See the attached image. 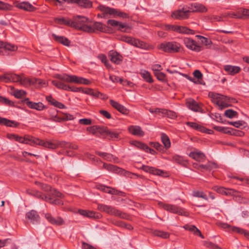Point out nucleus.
<instances>
[{
	"label": "nucleus",
	"mask_w": 249,
	"mask_h": 249,
	"mask_svg": "<svg viewBox=\"0 0 249 249\" xmlns=\"http://www.w3.org/2000/svg\"><path fill=\"white\" fill-rule=\"evenodd\" d=\"M154 75L157 77V79L160 81H163L165 79V74L162 72H154Z\"/></svg>",
	"instance_id": "0e129e2a"
},
{
	"label": "nucleus",
	"mask_w": 249,
	"mask_h": 249,
	"mask_svg": "<svg viewBox=\"0 0 249 249\" xmlns=\"http://www.w3.org/2000/svg\"><path fill=\"white\" fill-rule=\"evenodd\" d=\"M16 6L19 9L29 12H33L36 10V8L28 2L17 3Z\"/></svg>",
	"instance_id": "bb28decb"
},
{
	"label": "nucleus",
	"mask_w": 249,
	"mask_h": 249,
	"mask_svg": "<svg viewBox=\"0 0 249 249\" xmlns=\"http://www.w3.org/2000/svg\"><path fill=\"white\" fill-rule=\"evenodd\" d=\"M194 7V11H195V12H205L207 11L206 7L201 3H195Z\"/></svg>",
	"instance_id": "49530a36"
},
{
	"label": "nucleus",
	"mask_w": 249,
	"mask_h": 249,
	"mask_svg": "<svg viewBox=\"0 0 249 249\" xmlns=\"http://www.w3.org/2000/svg\"><path fill=\"white\" fill-rule=\"evenodd\" d=\"M232 231L234 232L239 233L240 234H243L245 235V237H246L248 239H249V232L247 231H246L244 230L243 229L236 227H233L231 228Z\"/></svg>",
	"instance_id": "09e8293b"
},
{
	"label": "nucleus",
	"mask_w": 249,
	"mask_h": 249,
	"mask_svg": "<svg viewBox=\"0 0 249 249\" xmlns=\"http://www.w3.org/2000/svg\"><path fill=\"white\" fill-rule=\"evenodd\" d=\"M203 245L207 248L210 249H221L220 247H219L217 245L215 244L208 242V241H204Z\"/></svg>",
	"instance_id": "5fc2aeb1"
},
{
	"label": "nucleus",
	"mask_w": 249,
	"mask_h": 249,
	"mask_svg": "<svg viewBox=\"0 0 249 249\" xmlns=\"http://www.w3.org/2000/svg\"><path fill=\"white\" fill-rule=\"evenodd\" d=\"M107 23L114 27H117L118 30L123 32H125V29L129 28L126 24L123 23L113 19L108 20Z\"/></svg>",
	"instance_id": "393cba45"
},
{
	"label": "nucleus",
	"mask_w": 249,
	"mask_h": 249,
	"mask_svg": "<svg viewBox=\"0 0 249 249\" xmlns=\"http://www.w3.org/2000/svg\"><path fill=\"white\" fill-rule=\"evenodd\" d=\"M59 80H53L52 81V83L56 87H57L58 89H62L63 90H67V88L70 89L69 85H67V84H65L64 82H66V81H64L63 80H60L58 78H57Z\"/></svg>",
	"instance_id": "72a5a7b5"
},
{
	"label": "nucleus",
	"mask_w": 249,
	"mask_h": 249,
	"mask_svg": "<svg viewBox=\"0 0 249 249\" xmlns=\"http://www.w3.org/2000/svg\"><path fill=\"white\" fill-rule=\"evenodd\" d=\"M163 111V116H167V117L172 119H175L177 117L176 113L173 111L167 110L166 109H164Z\"/></svg>",
	"instance_id": "8fccbe9b"
},
{
	"label": "nucleus",
	"mask_w": 249,
	"mask_h": 249,
	"mask_svg": "<svg viewBox=\"0 0 249 249\" xmlns=\"http://www.w3.org/2000/svg\"><path fill=\"white\" fill-rule=\"evenodd\" d=\"M97 209L102 212L114 215L122 218H126V214L115 208L104 204H97Z\"/></svg>",
	"instance_id": "7ed1b4c3"
},
{
	"label": "nucleus",
	"mask_w": 249,
	"mask_h": 249,
	"mask_svg": "<svg viewBox=\"0 0 249 249\" xmlns=\"http://www.w3.org/2000/svg\"><path fill=\"white\" fill-rule=\"evenodd\" d=\"M54 21L58 24L65 25L71 27V20L68 18H54Z\"/></svg>",
	"instance_id": "e433bc0d"
},
{
	"label": "nucleus",
	"mask_w": 249,
	"mask_h": 249,
	"mask_svg": "<svg viewBox=\"0 0 249 249\" xmlns=\"http://www.w3.org/2000/svg\"><path fill=\"white\" fill-rule=\"evenodd\" d=\"M91 28L93 30V31L91 33H94L95 32V31L105 32L106 30V25L99 22H95L91 27Z\"/></svg>",
	"instance_id": "58836bf2"
},
{
	"label": "nucleus",
	"mask_w": 249,
	"mask_h": 249,
	"mask_svg": "<svg viewBox=\"0 0 249 249\" xmlns=\"http://www.w3.org/2000/svg\"><path fill=\"white\" fill-rule=\"evenodd\" d=\"M223 18L243 19L249 17V9L240 8L236 12H226L222 14Z\"/></svg>",
	"instance_id": "423d86ee"
},
{
	"label": "nucleus",
	"mask_w": 249,
	"mask_h": 249,
	"mask_svg": "<svg viewBox=\"0 0 249 249\" xmlns=\"http://www.w3.org/2000/svg\"><path fill=\"white\" fill-rule=\"evenodd\" d=\"M26 94L25 91L23 90H16L15 91L14 95L17 98H21Z\"/></svg>",
	"instance_id": "bf43d9fd"
},
{
	"label": "nucleus",
	"mask_w": 249,
	"mask_h": 249,
	"mask_svg": "<svg viewBox=\"0 0 249 249\" xmlns=\"http://www.w3.org/2000/svg\"><path fill=\"white\" fill-rule=\"evenodd\" d=\"M189 156L193 159L199 162H203L206 159V157L204 154L197 150H195L193 152H191L189 154Z\"/></svg>",
	"instance_id": "a878e982"
},
{
	"label": "nucleus",
	"mask_w": 249,
	"mask_h": 249,
	"mask_svg": "<svg viewBox=\"0 0 249 249\" xmlns=\"http://www.w3.org/2000/svg\"><path fill=\"white\" fill-rule=\"evenodd\" d=\"M23 103L25 104L27 107L31 109H36L38 111H42L46 108V107L44 106L41 102H33L30 101L29 99L27 98L23 101Z\"/></svg>",
	"instance_id": "4468645a"
},
{
	"label": "nucleus",
	"mask_w": 249,
	"mask_h": 249,
	"mask_svg": "<svg viewBox=\"0 0 249 249\" xmlns=\"http://www.w3.org/2000/svg\"><path fill=\"white\" fill-rule=\"evenodd\" d=\"M78 212L81 215L90 218L95 217L96 213L93 211L79 210Z\"/></svg>",
	"instance_id": "de8ad7c7"
},
{
	"label": "nucleus",
	"mask_w": 249,
	"mask_h": 249,
	"mask_svg": "<svg viewBox=\"0 0 249 249\" xmlns=\"http://www.w3.org/2000/svg\"><path fill=\"white\" fill-rule=\"evenodd\" d=\"M20 75L15 73H5L0 77V80L5 82H18Z\"/></svg>",
	"instance_id": "a211bd4d"
},
{
	"label": "nucleus",
	"mask_w": 249,
	"mask_h": 249,
	"mask_svg": "<svg viewBox=\"0 0 249 249\" xmlns=\"http://www.w3.org/2000/svg\"><path fill=\"white\" fill-rule=\"evenodd\" d=\"M109 102L111 106L117 109L120 113L124 115H127L129 113V109L126 108L124 106L120 104L118 102L112 99L109 100Z\"/></svg>",
	"instance_id": "4be33fe9"
},
{
	"label": "nucleus",
	"mask_w": 249,
	"mask_h": 249,
	"mask_svg": "<svg viewBox=\"0 0 249 249\" xmlns=\"http://www.w3.org/2000/svg\"><path fill=\"white\" fill-rule=\"evenodd\" d=\"M141 169L145 172L149 173L153 175L163 176L164 172L160 169H157L153 167L143 165Z\"/></svg>",
	"instance_id": "b1692460"
},
{
	"label": "nucleus",
	"mask_w": 249,
	"mask_h": 249,
	"mask_svg": "<svg viewBox=\"0 0 249 249\" xmlns=\"http://www.w3.org/2000/svg\"><path fill=\"white\" fill-rule=\"evenodd\" d=\"M211 95V96L212 98L213 102L217 105L218 106L220 107L221 108H223L224 107H228V105L226 103H223L222 101H221V100L222 99V95L219 94H216V93H209V95Z\"/></svg>",
	"instance_id": "aec40b11"
},
{
	"label": "nucleus",
	"mask_w": 249,
	"mask_h": 249,
	"mask_svg": "<svg viewBox=\"0 0 249 249\" xmlns=\"http://www.w3.org/2000/svg\"><path fill=\"white\" fill-rule=\"evenodd\" d=\"M108 56L110 61L116 65L121 64L123 60V56L114 50H111L108 52Z\"/></svg>",
	"instance_id": "2eb2a0df"
},
{
	"label": "nucleus",
	"mask_w": 249,
	"mask_h": 249,
	"mask_svg": "<svg viewBox=\"0 0 249 249\" xmlns=\"http://www.w3.org/2000/svg\"><path fill=\"white\" fill-rule=\"evenodd\" d=\"M194 196L196 197L202 198L205 200H207V195L203 192L196 191L194 192Z\"/></svg>",
	"instance_id": "e2e57ef3"
},
{
	"label": "nucleus",
	"mask_w": 249,
	"mask_h": 249,
	"mask_svg": "<svg viewBox=\"0 0 249 249\" xmlns=\"http://www.w3.org/2000/svg\"><path fill=\"white\" fill-rule=\"evenodd\" d=\"M224 70L228 74L234 75L240 71L241 68L238 66L228 65L224 66Z\"/></svg>",
	"instance_id": "c85d7f7f"
},
{
	"label": "nucleus",
	"mask_w": 249,
	"mask_h": 249,
	"mask_svg": "<svg viewBox=\"0 0 249 249\" xmlns=\"http://www.w3.org/2000/svg\"><path fill=\"white\" fill-rule=\"evenodd\" d=\"M207 170L210 171L213 169H216L218 166L215 162H212L209 161L207 163Z\"/></svg>",
	"instance_id": "774afa93"
},
{
	"label": "nucleus",
	"mask_w": 249,
	"mask_h": 249,
	"mask_svg": "<svg viewBox=\"0 0 249 249\" xmlns=\"http://www.w3.org/2000/svg\"><path fill=\"white\" fill-rule=\"evenodd\" d=\"M0 124L4 125L6 126L16 127L19 125V123L15 121L10 120L0 117Z\"/></svg>",
	"instance_id": "7c9ffc66"
},
{
	"label": "nucleus",
	"mask_w": 249,
	"mask_h": 249,
	"mask_svg": "<svg viewBox=\"0 0 249 249\" xmlns=\"http://www.w3.org/2000/svg\"><path fill=\"white\" fill-rule=\"evenodd\" d=\"M161 141L166 149L171 146V142L169 137L164 133L161 135Z\"/></svg>",
	"instance_id": "a18cd8bd"
},
{
	"label": "nucleus",
	"mask_w": 249,
	"mask_h": 249,
	"mask_svg": "<svg viewBox=\"0 0 249 249\" xmlns=\"http://www.w3.org/2000/svg\"><path fill=\"white\" fill-rule=\"evenodd\" d=\"M82 92L96 97L98 90H94L93 89L90 88H86L82 89Z\"/></svg>",
	"instance_id": "603ef678"
},
{
	"label": "nucleus",
	"mask_w": 249,
	"mask_h": 249,
	"mask_svg": "<svg viewBox=\"0 0 249 249\" xmlns=\"http://www.w3.org/2000/svg\"><path fill=\"white\" fill-rule=\"evenodd\" d=\"M159 204L165 210H166L169 212L187 217L189 216V213L187 212L184 211L183 209L179 208L177 206L172 204H164L162 202L159 203Z\"/></svg>",
	"instance_id": "0eeeda50"
},
{
	"label": "nucleus",
	"mask_w": 249,
	"mask_h": 249,
	"mask_svg": "<svg viewBox=\"0 0 249 249\" xmlns=\"http://www.w3.org/2000/svg\"><path fill=\"white\" fill-rule=\"evenodd\" d=\"M57 111L54 109H50L49 110V113L51 115V117L49 120L56 122H61L63 121V118L57 116Z\"/></svg>",
	"instance_id": "c9c22d12"
},
{
	"label": "nucleus",
	"mask_w": 249,
	"mask_h": 249,
	"mask_svg": "<svg viewBox=\"0 0 249 249\" xmlns=\"http://www.w3.org/2000/svg\"><path fill=\"white\" fill-rule=\"evenodd\" d=\"M171 16L175 19L182 20L188 18L190 15L188 14V11L186 10L185 7H183L181 9L173 12Z\"/></svg>",
	"instance_id": "f3484780"
},
{
	"label": "nucleus",
	"mask_w": 249,
	"mask_h": 249,
	"mask_svg": "<svg viewBox=\"0 0 249 249\" xmlns=\"http://www.w3.org/2000/svg\"><path fill=\"white\" fill-rule=\"evenodd\" d=\"M107 136H109L110 138L112 140H115L118 139L119 138V134L115 131H112L108 129L107 131Z\"/></svg>",
	"instance_id": "3c124183"
},
{
	"label": "nucleus",
	"mask_w": 249,
	"mask_h": 249,
	"mask_svg": "<svg viewBox=\"0 0 249 249\" xmlns=\"http://www.w3.org/2000/svg\"><path fill=\"white\" fill-rule=\"evenodd\" d=\"M0 102L3 103L9 106H13L14 104V103L11 101L1 96H0Z\"/></svg>",
	"instance_id": "338daca9"
},
{
	"label": "nucleus",
	"mask_w": 249,
	"mask_h": 249,
	"mask_svg": "<svg viewBox=\"0 0 249 249\" xmlns=\"http://www.w3.org/2000/svg\"><path fill=\"white\" fill-rule=\"evenodd\" d=\"M213 189L218 193L226 196H233L235 197L237 201L240 200L241 196L240 195H237L238 192L235 190L218 186H214Z\"/></svg>",
	"instance_id": "6e6552de"
},
{
	"label": "nucleus",
	"mask_w": 249,
	"mask_h": 249,
	"mask_svg": "<svg viewBox=\"0 0 249 249\" xmlns=\"http://www.w3.org/2000/svg\"><path fill=\"white\" fill-rule=\"evenodd\" d=\"M142 76L143 78L147 82L151 83L153 82L152 78L149 72L145 71L142 73Z\"/></svg>",
	"instance_id": "4d7b16f0"
},
{
	"label": "nucleus",
	"mask_w": 249,
	"mask_h": 249,
	"mask_svg": "<svg viewBox=\"0 0 249 249\" xmlns=\"http://www.w3.org/2000/svg\"><path fill=\"white\" fill-rule=\"evenodd\" d=\"M133 144L137 147H138L139 149H142L146 151V149H149L148 148V145L146 144H144L142 142H138V141H135L133 142Z\"/></svg>",
	"instance_id": "6e6d98bb"
},
{
	"label": "nucleus",
	"mask_w": 249,
	"mask_h": 249,
	"mask_svg": "<svg viewBox=\"0 0 249 249\" xmlns=\"http://www.w3.org/2000/svg\"><path fill=\"white\" fill-rule=\"evenodd\" d=\"M52 36L53 38L58 42L61 43L65 46H69L70 45V41L67 38L62 36H58L55 34H53Z\"/></svg>",
	"instance_id": "4c0bfd02"
},
{
	"label": "nucleus",
	"mask_w": 249,
	"mask_h": 249,
	"mask_svg": "<svg viewBox=\"0 0 249 249\" xmlns=\"http://www.w3.org/2000/svg\"><path fill=\"white\" fill-rule=\"evenodd\" d=\"M87 130L93 135H97L98 134L97 125H93L87 128Z\"/></svg>",
	"instance_id": "69168bd1"
},
{
	"label": "nucleus",
	"mask_w": 249,
	"mask_h": 249,
	"mask_svg": "<svg viewBox=\"0 0 249 249\" xmlns=\"http://www.w3.org/2000/svg\"><path fill=\"white\" fill-rule=\"evenodd\" d=\"M45 217L46 220L51 224L56 226H61L65 224V221L60 216L53 217L51 213L45 214Z\"/></svg>",
	"instance_id": "f8f14e48"
},
{
	"label": "nucleus",
	"mask_w": 249,
	"mask_h": 249,
	"mask_svg": "<svg viewBox=\"0 0 249 249\" xmlns=\"http://www.w3.org/2000/svg\"><path fill=\"white\" fill-rule=\"evenodd\" d=\"M153 233L155 236L160 237L163 239L168 238L170 236V233L169 232L160 230H155L153 231Z\"/></svg>",
	"instance_id": "79ce46f5"
},
{
	"label": "nucleus",
	"mask_w": 249,
	"mask_h": 249,
	"mask_svg": "<svg viewBox=\"0 0 249 249\" xmlns=\"http://www.w3.org/2000/svg\"><path fill=\"white\" fill-rule=\"evenodd\" d=\"M129 132L133 135L142 137L144 135V132L141 127L138 125H131L128 128Z\"/></svg>",
	"instance_id": "cd10ccee"
},
{
	"label": "nucleus",
	"mask_w": 249,
	"mask_h": 249,
	"mask_svg": "<svg viewBox=\"0 0 249 249\" xmlns=\"http://www.w3.org/2000/svg\"><path fill=\"white\" fill-rule=\"evenodd\" d=\"M89 19L84 16L73 17L71 20V27L86 32L91 33L93 31L91 26L88 25Z\"/></svg>",
	"instance_id": "f257e3e1"
},
{
	"label": "nucleus",
	"mask_w": 249,
	"mask_h": 249,
	"mask_svg": "<svg viewBox=\"0 0 249 249\" xmlns=\"http://www.w3.org/2000/svg\"><path fill=\"white\" fill-rule=\"evenodd\" d=\"M35 140L36 142H34V144L41 145L52 149H56L58 147H61V142L58 141L53 140L52 141L45 142L36 138Z\"/></svg>",
	"instance_id": "1a4fd4ad"
},
{
	"label": "nucleus",
	"mask_w": 249,
	"mask_h": 249,
	"mask_svg": "<svg viewBox=\"0 0 249 249\" xmlns=\"http://www.w3.org/2000/svg\"><path fill=\"white\" fill-rule=\"evenodd\" d=\"M122 41H124L130 45L134 46L135 47L143 48L144 47L143 43L142 41L133 38L131 36H123L121 38Z\"/></svg>",
	"instance_id": "dca6fc26"
},
{
	"label": "nucleus",
	"mask_w": 249,
	"mask_h": 249,
	"mask_svg": "<svg viewBox=\"0 0 249 249\" xmlns=\"http://www.w3.org/2000/svg\"><path fill=\"white\" fill-rule=\"evenodd\" d=\"M98 189L102 191H103L105 193H108L111 195L123 196V194H124L123 192L119 191L115 189V188L103 185H99L98 187Z\"/></svg>",
	"instance_id": "6ab92c4d"
},
{
	"label": "nucleus",
	"mask_w": 249,
	"mask_h": 249,
	"mask_svg": "<svg viewBox=\"0 0 249 249\" xmlns=\"http://www.w3.org/2000/svg\"><path fill=\"white\" fill-rule=\"evenodd\" d=\"M225 116L229 118H232L235 117H237L238 113L233 110L232 109H228L226 110L225 112Z\"/></svg>",
	"instance_id": "864d4df0"
},
{
	"label": "nucleus",
	"mask_w": 249,
	"mask_h": 249,
	"mask_svg": "<svg viewBox=\"0 0 249 249\" xmlns=\"http://www.w3.org/2000/svg\"><path fill=\"white\" fill-rule=\"evenodd\" d=\"M187 125H189L190 127H192V128L198 130L200 132H205V133H209V131H210L209 129H208L204 127V126L198 124L196 123L193 122H188L187 123Z\"/></svg>",
	"instance_id": "2f4dec72"
},
{
	"label": "nucleus",
	"mask_w": 249,
	"mask_h": 249,
	"mask_svg": "<svg viewBox=\"0 0 249 249\" xmlns=\"http://www.w3.org/2000/svg\"><path fill=\"white\" fill-rule=\"evenodd\" d=\"M36 184L38 185L41 189L44 190L45 191H48L51 190V186L46 184H44L40 182H36Z\"/></svg>",
	"instance_id": "680f3d73"
},
{
	"label": "nucleus",
	"mask_w": 249,
	"mask_h": 249,
	"mask_svg": "<svg viewBox=\"0 0 249 249\" xmlns=\"http://www.w3.org/2000/svg\"><path fill=\"white\" fill-rule=\"evenodd\" d=\"M180 45L176 42H164L161 43L158 48L166 53H176L180 51Z\"/></svg>",
	"instance_id": "39448f33"
},
{
	"label": "nucleus",
	"mask_w": 249,
	"mask_h": 249,
	"mask_svg": "<svg viewBox=\"0 0 249 249\" xmlns=\"http://www.w3.org/2000/svg\"><path fill=\"white\" fill-rule=\"evenodd\" d=\"M98 58L105 65L106 67L108 69H112L111 65L108 62L107 56L104 54H100L98 55Z\"/></svg>",
	"instance_id": "a19ab883"
},
{
	"label": "nucleus",
	"mask_w": 249,
	"mask_h": 249,
	"mask_svg": "<svg viewBox=\"0 0 249 249\" xmlns=\"http://www.w3.org/2000/svg\"><path fill=\"white\" fill-rule=\"evenodd\" d=\"M188 107L191 110L199 112L201 111V108L198 103L194 100H190L187 102Z\"/></svg>",
	"instance_id": "f704fd0d"
},
{
	"label": "nucleus",
	"mask_w": 249,
	"mask_h": 249,
	"mask_svg": "<svg viewBox=\"0 0 249 249\" xmlns=\"http://www.w3.org/2000/svg\"><path fill=\"white\" fill-rule=\"evenodd\" d=\"M183 43L188 49L196 52H200L203 49V47L202 46L191 38H184L183 39Z\"/></svg>",
	"instance_id": "9d476101"
},
{
	"label": "nucleus",
	"mask_w": 249,
	"mask_h": 249,
	"mask_svg": "<svg viewBox=\"0 0 249 249\" xmlns=\"http://www.w3.org/2000/svg\"><path fill=\"white\" fill-rule=\"evenodd\" d=\"M26 218L34 224L35 222H39V216L37 212L35 210H31L26 213Z\"/></svg>",
	"instance_id": "c756f323"
},
{
	"label": "nucleus",
	"mask_w": 249,
	"mask_h": 249,
	"mask_svg": "<svg viewBox=\"0 0 249 249\" xmlns=\"http://www.w3.org/2000/svg\"><path fill=\"white\" fill-rule=\"evenodd\" d=\"M175 32L180 34H195L194 30L188 28L186 27L176 25Z\"/></svg>",
	"instance_id": "473e14b6"
},
{
	"label": "nucleus",
	"mask_w": 249,
	"mask_h": 249,
	"mask_svg": "<svg viewBox=\"0 0 249 249\" xmlns=\"http://www.w3.org/2000/svg\"><path fill=\"white\" fill-rule=\"evenodd\" d=\"M34 195L36 196L38 198H40L43 200H45L46 201L49 202L50 203L56 204V205H62L63 204L62 201L59 198H53L51 197L50 196H44L42 195L40 192L38 191H36Z\"/></svg>",
	"instance_id": "ddd939ff"
},
{
	"label": "nucleus",
	"mask_w": 249,
	"mask_h": 249,
	"mask_svg": "<svg viewBox=\"0 0 249 249\" xmlns=\"http://www.w3.org/2000/svg\"><path fill=\"white\" fill-rule=\"evenodd\" d=\"M99 9L100 11L103 12L101 15L102 18H105L106 16L107 15L113 16L114 17H119L123 18H127L129 17L128 15L125 13L104 5L100 6Z\"/></svg>",
	"instance_id": "20e7f679"
},
{
	"label": "nucleus",
	"mask_w": 249,
	"mask_h": 249,
	"mask_svg": "<svg viewBox=\"0 0 249 249\" xmlns=\"http://www.w3.org/2000/svg\"><path fill=\"white\" fill-rule=\"evenodd\" d=\"M229 124L235 127L239 128L241 126H244L246 124V123L244 121H238L229 122Z\"/></svg>",
	"instance_id": "052dcab7"
},
{
	"label": "nucleus",
	"mask_w": 249,
	"mask_h": 249,
	"mask_svg": "<svg viewBox=\"0 0 249 249\" xmlns=\"http://www.w3.org/2000/svg\"><path fill=\"white\" fill-rule=\"evenodd\" d=\"M217 225L220 228L225 229L228 231H232L231 228L233 227H231L227 223L222 222H217Z\"/></svg>",
	"instance_id": "13d9d810"
},
{
	"label": "nucleus",
	"mask_w": 249,
	"mask_h": 249,
	"mask_svg": "<svg viewBox=\"0 0 249 249\" xmlns=\"http://www.w3.org/2000/svg\"><path fill=\"white\" fill-rule=\"evenodd\" d=\"M1 49L4 50L5 51L8 52V53H9L16 51L18 49V47L10 43L3 42Z\"/></svg>",
	"instance_id": "ea45409f"
},
{
	"label": "nucleus",
	"mask_w": 249,
	"mask_h": 249,
	"mask_svg": "<svg viewBox=\"0 0 249 249\" xmlns=\"http://www.w3.org/2000/svg\"><path fill=\"white\" fill-rule=\"evenodd\" d=\"M20 79H19V83L20 85L24 87H28L31 85H34L37 82L36 78H29L24 76L23 74L20 75Z\"/></svg>",
	"instance_id": "412c9836"
},
{
	"label": "nucleus",
	"mask_w": 249,
	"mask_h": 249,
	"mask_svg": "<svg viewBox=\"0 0 249 249\" xmlns=\"http://www.w3.org/2000/svg\"><path fill=\"white\" fill-rule=\"evenodd\" d=\"M36 138L33 136L26 135L24 137L17 135L15 140L19 142L32 145L36 142Z\"/></svg>",
	"instance_id": "5701e85b"
},
{
	"label": "nucleus",
	"mask_w": 249,
	"mask_h": 249,
	"mask_svg": "<svg viewBox=\"0 0 249 249\" xmlns=\"http://www.w3.org/2000/svg\"><path fill=\"white\" fill-rule=\"evenodd\" d=\"M103 168L109 172L123 175L124 176H129L131 174L130 172L127 171L124 169L110 164L104 163L103 164Z\"/></svg>",
	"instance_id": "9b49d317"
},
{
	"label": "nucleus",
	"mask_w": 249,
	"mask_h": 249,
	"mask_svg": "<svg viewBox=\"0 0 249 249\" xmlns=\"http://www.w3.org/2000/svg\"><path fill=\"white\" fill-rule=\"evenodd\" d=\"M79 6L84 8H90L92 7V2L89 0H76L75 3Z\"/></svg>",
	"instance_id": "37998d69"
},
{
	"label": "nucleus",
	"mask_w": 249,
	"mask_h": 249,
	"mask_svg": "<svg viewBox=\"0 0 249 249\" xmlns=\"http://www.w3.org/2000/svg\"><path fill=\"white\" fill-rule=\"evenodd\" d=\"M61 147L76 150L78 148V146L71 142H67L65 141H61Z\"/></svg>",
	"instance_id": "c03bdc74"
},
{
	"label": "nucleus",
	"mask_w": 249,
	"mask_h": 249,
	"mask_svg": "<svg viewBox=\"0 0 249 249\" xmlns=\"http://www.w3.org/2000/svg\"><path fill=\"white\" fill-rule=\"evenodd\" d=\"M55 77L56 78L66 81L67 83H74L86 85H89L91 83V82L87 79L66 73L56 74Z\"/></svg>",
	"instance_id": "f03ea898"
}]
</instances>
